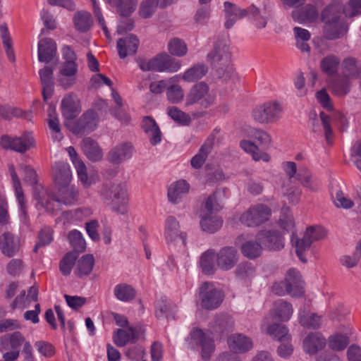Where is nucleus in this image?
Instances as JSON below:
<instances>
[{"label": "nucleus", "mask_w": 361, "mask_h": 361, "mask_svg": "<svg viewBox=\"0 0 361 361\" xmlns=\"http://www.w3.org/2000/svg\"><path fill=\"white\" fill-rule=\"evenodd\" d=\"M101 197L114 212L120 214L127 213L128 195L125 183H112L104 185L101 190Z\"/></svg>", "instance_id": "obj_1"}, {"label": "nucleus", "mask_w": 361, "mask_h": 361, "mask_svg": "<svg viewBox=\"0 0 361 361\" xmlns=\"http://www.w3.org/2000/svg\"><path fill=\"white\" fill-rule=\"evenodd\" d=\"M212 334L209 329L193 328L187 338L188 345L191 349L201 348V357L206 361L210 359L216 348Z\"/></svg>", "instance_id": "obj_2"}, {"label": "nucleus", "mask_w": 361, "mask_h": 361, "mask_svg": "<svg viewBox=\"0 0 361 361\" xmlns=\"http://www.w3.org/2000/svg\"><path fill=\"white\" fill-rule=\"evenodd\" d=\"M215 96L209 92L208 85L200 82L192 85L185 99V107H197L206 109L214 104Z\"/></svg>", "instance_id": "obj_3"}, {"label": "nucleus", "mask_w": 361, "mask_h": 361, "mask_svg": "<svg viewBox=\"0 0 361 361\" xmlns=\"http://www.w3.org/2000/svg\"><path fill=\"white\" fill-rule=\"evenodd\" d=\"M207 61L216 68L220 77H229L233 71L231 66V52L229 47L222 42H217L214 49L207 54Z\"/></svg>", "instance_id": "obj_4"}, {"label": "nucleus", "mask_w": 361, "mask_h": 361, "mask_svg": "<svg viewBox=\"0 0 361 361\" xmlns=\"http://www.w3.org/2000/svg\"><path fill=\"white\" fill-rule=\"evenodd\" d=\"M78 191L76 189L68 185L66 188H59L57 195H52L46 200H41L40 204L47 212L54 213L60 209V204L66 205L73 204L76 201Z\"/></svg>", "instance_id": "obj_5"}, {"label": "nucleus", "mask_w": 361, "mask_h": 361, "mask_svg": "<svg viewBox=\"0 0 361 361\" xmlns=\"http://www.w3.org/2000/svg\"><path fill=\"white\" fill-rule=\"evenodd\" d=\"M282 106L277 102H267L256 106L252 110L254 120L261 124H269L276 122L281 116Z\"/></svg>", "instance_id": "obj_6"}, {"label": "nucleus", "mask_w": 361, "mask_h": 361, "mask_svg": "<svg viewBox=\"0 0 361 361\" xmlns=\"http://www.w3.org/2000/svg\"><path fill=\"white\" fill-rule=\"evenodd\" d=\"M271 211L263 204H258L249 207L240 216V221L247 227H257L269 219Z\"/></svg>", "instance_id": "obj_7"}, {"label": "nucleus", "mask_w": 361, "mask_h": 361, "mask_svg": "<svg viewBox=\"0 0 361 361\" xmlns=\"http://www.w3.org/2000/svg\"><path fill=\"white\" fill-rule=\"evenodd\" d=\"M199 295L201 306L207 310L216 309L224 300L222 293L209 282L202 283Z\"/></svg>", "instance_id": "obj_8"}, {"label": "nucleus", "mask_w": 361, "mask_h": 361, "mask_svg": "<svg viewBox=\"0 0 361 361\" xmlns=\"http://www.w3.org/2000/svg\"><path fill=\"white\" fill-rule=\"evenodd\" d=\"M98 121L97 114L94 110H88L72 126L68 123L65 125L74 134H87L97 128Z\"/></svg>", "instance_id": "obj_9"}, {"label": "nucleus", "mask_w": 361, "mask_h": 361, "mask_svg": "<svg viewBox=\"0 0 361 361\" xmlns=\"http://www.w3.org/2000/svg\"><path fill=\"white\" fill-rule=\"evenodd\" d=\"M1 146L19 153H24L34 145V138L30 133H25L20 137L4 135L0 140Z\"/></svg>", "instance_id": "obj_10"}, {"label": "nucleus", "mask_w": 361, "mask_h": 361, "mask_svg": "<svg viewBox=\"0 0 361 361\" xmlns=\"http://www.w3.org/2000/svg\"><path fill=\"white\" fill-rule=\"evenodd\" d=\"M224 5L226 18L224 26L226 29L232 27L238 19L257 13L256 6L253 4L247 8H242L229 1L224 2Z\"/></svg>", "instance_id": "obj_11"}, {"label": "nucleus", "mask_w": 361, "mask_h": 361, "mask_svg": "<svg viewBox=\"0 0 361 361\" xmlns=\"http://www.w3.org/2000/svg\"><path fill=\"white\" fill-rule=\"evenodd\" d=\"M233 326L234 321L232 317L227 314L216 315L209 324V329L219 338L231 331Z\"/></svg>", "instance_id": "obj_12"}, {"label": "nucleus", "mask_w": 361, "mask_h": 361, "mask_svg": "<svg viewBox=\"0 0 361 361\" xmlns=\"http://www.w3.org/2000/svg\"><path fill=\"white\" fill-rule=\"evenodd\" d=\"M179 228V223L174 216L166 218L164 235L168 243L180 242L183 246L186 245V233L180 232Z\"/></svg>", "instance_id": "obj_13"}, {"label": "nucleus", "mask_w": 361, "mask_h": 361, "mask_svg": "<svg viewBox=\"0 0 361 361\" xmlns=\"http://www.w3.org/2000/svg\"><path fill=\"white\" fill-rule=\"evenodd\" d=\"M9 171L12 178L13 188L15 189L16 196L19 206L20 221L23 224H27L28 223L29 218L27 214L26 201L20 180L13 166H10Z\"/></svg>", "instance_id": "obj_14"}, {"label": "nucleus", "mask_w": 361, "mask_h": 361, "mask_svg": "<svg viewBox=\"0 0 361 361\" xmlns=\"http://www.w3.org/2000/svg\"><path fill=\"white\" fill-rule=\"evenodd\" d=\"M284 281L288 295L292 297H300L304 293V282L299 271L295 269H290L286 274Z\"/></svg>", "instance_id": "obj_15"}, {"label": "nucleus", "mask_w": 361, "mask_h": 361, "mask_svg": "<svg viewBox=\"0 0 361 361\" xmlns=\"http://www.w3.org/2000/svg\"><path fill=\"white\" fill-rule=\"evenodd\" d=\"M216 264L224 271L231 269L238 260L237 250L233 247L221 248L216 255Z\"/></svg>", "instance_id": "obj_16"}, {"label": "nucleus", "mask_w": 361, "mask_h": 361, "mask_svg": "<svg viewBox=\"0 0 361 361\" xmlns=\"http://www.w3.org/2000/svg\"><path fill=\"white\" fill-rule=\"evenodd\" d=\"M133 152V147L130 142H123L116 145L107 154V160L113 164H119L130 159Z\"/></svg>", "instance_id": "obj_17"}, {"label": "nucleus", "mask_w": 361, "mask_h": 361, "mask_svg": "<svg viewBox=\"0 0 361 361\" xmlns=\"http://www.w3.org/2000/svg\"><path fill=\"white\" fill-rule=\"evenodd\" d=\"M257 239L270 250H279L284 247V240L277 231H260Z\"/></svg>", "instance_id": "obj_18"}, {"label": "nucleus", "mask_w": 361, "mask_h": 361, "mask_svg": "<svg viewBox=\"0 0 361 361\" xmlns=\"http://www.w3.org/2000/svg\"><path fill=\"white\" fill-rule=\"evenodd\" d=\"M54 179L59 188H66L72 179V172L69 164L66 162L58 161L53 166Z\"/></svg>", "instance_id": "obj_19"}, {"label": "nucleus", "mask_w": 361, "mask_h": 361, "mask_svg": "<svg viewBox=\"0 0 361 361\" xmlns=\"http://www.w3.org/2000/svg\"><path fill=\"white\" fill-rule=\"evenodd\" d=\"M345 6L341 0H332L331 4L322 13V20L325 24H336L338 23L341 14L344 13Z\"/></svg>", "instance_id": "obj_20"}, {"label": "nucleus", "mask_w": 361, "mask_h": 361, "mask_svg": "<svg viewBox=\"0 0 361 361\" xmlns=\"http://www.w3.org/2000/svg\"><path fill=\"white\" fill-rule=\"evenodd\" d=\"M81 111L80 101L78 97L69 94L61 101L62 115L67 120L74 119Z\"/></svg>", "instance_id": "obj_21"}, {"label": "nucleus", "mask_w": 361, "mask_h": 361, "mask_svg": "<svg viewBox=\"0 0 361 361\" xmlns=\"http://www.w3.org/2000/svg\"><path fill=\"white\" fill-rule=\"evenodd\" d=\"M228 345L233 352L237 353H246L253 348L251 338L242 334L231 335L228 338Z\"/></svg>", "instance_id": "obj_22"}, {"label": "nucleus", "mask_w": 361, "mask_h": 361, "mask_svg": "<svg viewBox=\"0 0 361 361\" xmlns=\"http://www.w3.org/2000/svg\"><path fill=\"white\" fill-rule=\"evenodd\" d=\"M140 42L137 36L129 35L121 38L117 42V49L119 57L125 59L128 55L136 54Z\"/></svg>", "instance_id": "obj_23"}, {"label": "nucleus", "mask_w": 361, "mask_h": 361, "mask_svg": "<svg viewBox=\"0 0 361 361\" xmlns=\"http://www.w3.org/2000/svg\"><path fill=\"white\" fill-rule=\"evenodd\" d=\"M54 68L52 66H46L39 71L42 86V96L44 101L51 98L54 92Z\"/></svg>", "instance_id": "obj_24"}, {"label": "nucleus", "mask_w": 361, "mask_h": 361, "mask_svg": "<svg viewBox=\"0 0 361 361\" xmlns=\"http://www.w3.org/2000/svg\"><path fill=\"white\" fill-rule=\"evenodd\" d=\"M56 54V44L51 38H44L38 42V59L41 62L49 63Z\"/></svg>", "instance_id": "obj_25"}, {"label": "nucleus", "mask_w": 361, "mask_h": 361, "mask_svg": "<svg viewBox=\"0 0 361 361\" xmlns=\"http://www.w3.org/2000/svg\"><path fill=\"white\" fill-rule=\"evenodd\" d=\"M2 253L8 257L15 255L20 248V239L9 232H5L0 240Z\"/></svg>", "instance_id": "obj_26"}, {"label": "nucleus", "mask_w": 361, "mask_h": 361, "mask_svg": "<svg viewBox=\"0 0 361 361\" xmlns=\"http://www.w3.org/2000/svg\"><path fill=\"white\" fill-rule=\"evenodd\" d=\"M343 76L352 80L361 76V61L353 56H348L341 63Z\"/></svg>", "instance_id": "obj_27"}, {"label": "nucleus", "mask_w": 361, "mask_h": 361, "mask_svg": "<svg viewBox=\"0 0 361 361\" xmlns=\"http://www.w3.org/2000/svg\"><path fill=\"white\" fill-rule=\"evenodd\" d=\"M326 345V340L321 334L311 333L303 341V348L306 353L314 355Z\"/></svg>", "instance_id": "obj_28"}, {"label": "nucleus", "mask_w": 361, "mask_h": 361, "mask_svg": "<svg viewBox=\"0 0 361 361\" xmlns=\"http://www.w3.org/2000/svg\"><path fill=\"white\" fill-rule=\"evenodd\" d=\"M141 128L148 136L152 145L159 144L161 140V133L155 120L151 116L143 118Z\"/></svg>", "instance_id": "obj_29"}, {"label": "nucleus", "mask_w": 361, "mask_h": 361, "mask_svg": "<svg viewBox=\"0 0 361 361\" xmlns=\"http://www.w3.org/2000/svg\"><path fill=\"white\" fill-rule=\"evenodd\" d=\"M291 16L294 21L299 23L313 22L317 19L319 12L314 5L307 4L300 9L293 11Z\"/></svg>", "instance_id": "obj_30"}, {"label": "nucleus", "mask_w": 361, "mask_h": 361, "mask_svg": "<svg viewBox=\"0 0 361 361\" xmlns=\"http://www.w3.org/2000/svg\"><path fill=\"white\" fill-rule=\"evenodd\" d=\"M73 23L75 29L79 32H87L93 25L91 13L86 11H78L73 16Z\"/></svg>", "instance_id": "obj_31"}, {"label": "nucleus", "mask_w": 361, "mask_h": 361, "mask_svg": "<svg viewBox=\"0 0 361 361\" xmlns=\"http://www.w3.org/2000/svg\"><path fill=\"white\" fill-rule=\"evenodd\" d=\"M190 185L185 180H179L170 185L168 189L169 200L173 204L180 202L189 191Z\"/></svg>", "instance_id": "obj_32"}, {"label": "nucleus", "mask_w": 361, "mask_h": 361, "mask_svg": "<svg viewBox=\"0 0 361 361\" xmlns=\"http://www.w3.org/2000/svg\"><path fill=\"white\" fill-rule=\"evenodd\" d=\"M274 317L281 322L288 321L293 312L292 305L282 299L276 300L273 305Z\"/></svg>", "instance_id": "obj_33"}, {"label": "nucleus", "mask_w": 361, "mask_h": 361, "mask_svg": "<svg viewBox=\"0 0 361 361\" xmlns=\"http://www.w3.org/2000/svg\"><path fill=\"white\" fill-rule=\"evenodd\" d=\"M214 146V137H208L202 145L199 152L190 161L191 166L196 169H200L206 161L209 154L211 152Z\"/></svg>", "instance_id": "obj_34"}, {"label": "nucleus", "mask_w": 361, "mask_h": 361, "mask_svg": "<svg viewBox=\"0 0 361 361\" xmlns=\"http://www.w3.org/2000/svg\"><path fill=\"white\" fill-rule=\"evenodd\" d=\"M82 149L87 157L92 161H97L102 158V151L97 142L90 137L82 140Z\"/></svg>", "instance_id": "obj_35"}, {"label": "nucleus", "mask_w": 361, "mask_h": 361, "mask_svg": "<svg viewBox=\"0 0 361 361\" xmlns=\"http://www.w3.org/2000/svg\"><path fill=\"white\" fill-rule=\"evenodd\" d=\"M291 243L295 248V253L300 260L303 263H307V259L305 257V252L310 249L311 240H309L305 235L302 238H298L295 234L291 236Z\"/></svg>", "instance_id": "obj_36"}, {"label": "nucleus", "mask_w": 361, "mask_h": 361, "mask_svg": "<svg viewBox=\"0 0 361 361\" xmlns=\"http://www.w3.org/2000/svg\"><path fill=\"white\" fill-rule=\"evenodd\" d=\"M351 85V80L343 75L342 78L333 80L329 85V88L334 95L343 97L350 92Z\"/></svg>", "instance_id": "obj_37"}, {"label": "nucleus", "mask_w": 361, "mask_h": 361, "mask_svg": "<svg viewBox=\"0 0 361 361\" xmlns=\"http://www.w3.org/2000/svg\"><path fill=\"white\" fill-rule=\"evenodd\" d=\"M94 264V259L92 255H85L79 259L76 263L74 271L78 277L89 275L92 271Z\"/></svg>", "instance_id": "obj_38"}, {"label": "nucleus", "mask_w": 361, "mask_h": 361, "mask_svg": "<svg viewBox=\"0 0 361 361\" xmlns=\"http://www.w3.org/2000/svg\"><path fill=\"white\" fill-rule=\"evenodd\" d=\"M163 54H157L149 60L139 59L138 66L142 71L162 72Z\"/></svg>", "instance_id": "obj_39"}, {"label": "nucleus", "mask_w": 361, "mask_h": 361, "mask_svg": "<svg viewBox=\"0 0 361 361\" xmlns=\"http://www.w3.org/2000/svg\"><path fill=\"white\" fill-rule=\"evenodd\" d=\"M200 218L201 228L205 232L213 233L222 226L223 221L217 216L201 215Z\"/></svg>", "instance_id": "obj_40"}, {"label": "nucleus", "mask_w": 361, "mask_h": 361, "mask_svg": "<svg viewBox=\"0 0 361 361\" xmlns=\"http://www.w3.org/2000/svg\"><path fill=\"white\" fill-rule=\"evenodd\" d=\"M47 121L53 140L57 142L61 141L63 138V135L61 131L59 120L54 109H49Z\"/></svg>", "instance_id": "obj_41"}, {"label": "nucleus", "mask_w": 361, "mask_h": 361, "mask_svg": "<svg viewBox=\"0 0 361 361\" xmlns=\"http://www.w3.org/2000/svg\"><path fill=\"white\" fill-rule=\"evenodd\" d=\"M207 71L208 68L206 65L198 63L185 71L182 78L188 82H195L203 78Z\"/></svg>", "instance_id": "obj_42"}, {"label": "nucleus", "mask_w": 361, "mask_h": 361, "mask_svg": "<svg viewBox=\"0 0 361 361\" xmlns=\"http://www.w3.org/2000/svg\"><path fill=\"white\" fill-rule=\"evenodd\" d=\"M266 332L280 342L291 341V336L289 334L288 329L285 325L280 324H271L267 326Z\"/></svg>", "instance_id": "obj_43"}, {"label": "nucleus", "mask_w": 361, "mask_h": 361, "mask_svg": "<svg viewBox=\"0 0 361 361\" xmlns=\"http://www.w3.org/2000/svg\"><path fill=\"white\" fill-rule=\"evenodd\" d=\"M114 294L117 300L122 302H129L135 298L136 292L130 285L119 283L114 287Z\"/></svg>", "instance_id": "obj_44"}, {"label": "nucleus", "mask_w": 361, "mask_h": 361, "mask_svg": "<svg viewBox=\"0 0 361 361\" xmlns=\"http://www.w3.org/2000/svg\"><path fill=\"white\" fill-rule=\"evenodd\" d=\"M299 322L304 326L309 329H318L322 324L321 317L315 313H305V310L299 312Z\"/></svg>", "instance_id": "obj_45"}, {"label": "nucleus", "mask_w": 361, "mask_h": 361, "mask_svg": "<svg viewBox=\"0 0 361 361\" xmlns=\"http://www.w3.org/2000/svg\"><path fill=\"white\" fill-rule=\"evenodd\" d=\"M240 146L244 151L250 153L255 161L263 160L267 162L270 159L268 154L260 152L258 147L250 141L243 140L240 142Z\"/></svg>", "instance_id": "obj_46"}, {"label": "nucleus", "mask_w": 361, "mask_h": 361, "mask_svg": "<svg viewBox=\"0 0 361 361\" xmlns=\"http://www.w3.org/2000/svg\"><path fill=\"white\" fill-rule=\"evenodd\" d=\"M339 58L334 54H329L320 61L321 70L327 75L335 74L340 64Z\"/></svg>", "instance_id": "obj_47"}, {"label": "nucleus", "mask_w": 361, "mask_h": 361, "mask_svg": "<svg viewBox=\"0 0 361 361\" xmlns=\"http://www.w3.org/2000/svg\"><path fill=\"white\" fill-rule=\"evenodd\" d=\"M136 338L135 331L130 326L127 330L118 329L114 335V341L117 346L123 347Z\"/></svg>", "instance_id": "obj_48"}, {"label": "nucleus", "mask_w": 361, "mask_h": 361, "mask_svg": "<svg viewBox=\"0 0 361 361\" xmlns=\"http://www.w3.org/2000/svg\"><path fill=\"white\" fill-rule=\"evenodd\" d=\"M346 32V28L343 25L336 24H325L324 35L326 39L334 40L341 38Z\"/></svg>", "instance_id": "obj_49"}, {"label": "nucleus", "mask_w": 361, "mask_h": 361, "mask_svg": "<svg viewBox=\"0 0 361 361\" xmlns=\"http://www.w3.org/2000/svg\"><path fill=\"white\" fill-rule=\"evenodd\" d=\"M167 114L176 123L181 126H188L191 122L190 116L177 106L168 107Z\"/></svg>", "instance_id": "obj_50"}, {"label": "nucleus", "mask_w": 361, "mask_h": 361, "mask_svg": "<svg viewBox=\"0 0 361 361\" xmlns=\"http://www.w3.org/2000/svg\"><path fill=\"white\" fill-rule=\"evenodd\" d=\"M216 255L212 250H209L202 255L200 266L204 274H212L214 272V258Z\"/></svg>", "instance_id": "obj_51"}, {"label": "nucleus", "mask_w": 361, "mask_h": 361, "mask_svg": "<svg viewBox=\"0 0 361 361\" xmlns=\"http://www.w3.org/2000/svg\"><path fill=\"white\" fill-rule=\"evenodd\" d=\"M156 317L159 319L168 317L173 312L176 307L169 302L165 298H161L156 302Z\"/></svg>", "instance_id": "obj_52"}, {"label": "nucleus", "mask_w": 361, "mask_h": 361, "mask_svg": "<svg viewBox=\"0 0 361 361\" xmlns=\"http://www.w3.org/2000/svg\"><path fill=\"white\" fill-rule=\"evenodd\" d=\"M68 238L75 253L78 254V252L85 250L86 243L80 231L77 230L71 231L68 233Z\"/></svg>", "instance_id": "obj_53"}, {"label": "nucleus", "mask_w": 361, "mask_h": 361, "mask_svg": "<svg viewBox=\"0 0 361 361\" xmlns=\"http://www.w3.org/2000/svg\"><path fill=\"white\" fill-rule=\"evenodd\" d=\"M168 49L171 55L179 57L185 56L188 51L185 42L178 38H173L169 42Z\"/></svg>", "instance_id": "obj_54"}, {"label": "nucleus", "mask_w": 361, "mask_h": 361, "mask_svg": "<svg viewBox=\"0 0 361 361\" xmlns=\"http://www.w3.org/2000/svg\"><path fill=\"white\" fill-rule=\"evenodd\" d=\"M77 258L78 254L75 252H69L63 257L59 264L60 271L63 275L68 276L71 274Z\"/></svg>", "instance_id": "obj_55"}, {"label": "nucleus", "mask_w": 361, "mask_h": 361, "mask_svg": "<svg viewBox=\"0 0 361 361\" xmlns=\"http://www.w3.org/2000/svg\"><path fill=\"white\" fill-rule=\"evenodd\" d=\"M262 251L261 245L255 241H247L241 247L242 253L247 258L254 259L259 257Z\"/></svg>", "instance_id": "obj_56"}, {"label": "nucleus", "mask_w": 361, "mask_h": 361, "mask_svg": "<svg viewBox=\"0 0 361 361\" xmlns=\"http://www.w3.org/2000/svg\"><path fill=\"white\" fill-rule=\"evenodd\" d=\"M255 273V267L247 262L239 264L235 270V276L245 281L253 277Z\"/></svg>", "instance_id": "obj_57"}, {"label": "nucleus", "mask_w": 361, "mask_h": 361, "mask_svg": "<svg viewBox=\"0 0 361 361\" xmlns=\"http://www.w3.org/2000/svg\"><path fill=\"white\" fill-rule=\"evenodd\" d=\"M348 343V337L343 334H334L329 338V347L336 351L344 350Z\"/></svg>", "instance_id": "obj_58"}, {"label": "nucleus", "mask_w": 361, "mask_h": 361, "mask_svg": "<svg viewBox=\"0 0 361 361\" xmlns=\"http://www.w3.org/2000/svg\"><path fill=\"white\" fill-rule=\"evenodd\" d=\"M0 32L3 41V44L6 48V54L10 61H13L15 60V55L12 49L11 38L9 36L8 32V27L6 25L2 24L0 26Z\"/></svg>", "instance_id": "obj_59"}, {"label": "nucleus", "mask_w": 361, "mask_h": 361, "mask_svg": "<svg viewBox=\"0 0 361 361\" xmlns=\"http://www.w3.org/2000/svg\"><path fill=\"white\" fill-rule=\"evenodd\" d=\"M166 97L172 104H179L184 98V90L178 85H172L166 89Z\"/></svg>", "instance_id": "obj_60"}, {"label": "nucleus", "mask_w": 361, "mask_h": 361, "mask_svg": "<svg viewBox=\"0 0 361 361\" xmlns=\"http://www.w3.org/2000/svg\"><path fill=\"white\" fill-rule=\"evenodd\" d=\"M137 5L136 0H120L117 5V11L121 16L128 17L134 12Z\"/></svg>", "instance_id": "obj_61"}, {"label": "nucleus", "mask_w": 361, "mask_h": 361, "mask_svg": "<svg viewBox=\"0 0 361 361\" xmlns=\"http://www.w3.org/2000/svg\"><path fill=\"white\" fill-rule=\"evenodd\" d=\"M53 240V230L49 227H44L41 230L33 251L37 252L39 247L49 245Z\"/></svg>", "instance_id": "obj_62"}, {"label": "nucleus", "mask_w": 361, "mask_h": 361, "mask_svg": "<svg viewBox=\"0 0 361 361\" xmlns=\"http://www.w3.org/2000/svg\"><path fill=\"white\" fill-rule=\"evenodd\" d=\"M298 180L303 186L308 188L312 190H317L319 188V184L317 180L313 179L311 173L307 170L300 171L298 173Z\"/></svg>", "instance_id": "obj_63"}, {"label": "nucleus", "mask_w": 361, "mask_h": 361, "mask_svg": "<svg viewBox=\"0 0 361 361\" xmlns=\"http://www.w3.org/2000/svg\"><path fill=\"white\" fill-rule=\"evenodd\" d=\"M181 66L180 62L166 54H163L162 72L174 73Z\"/></svg>", "instance_id": "obj_64"}]
</instances>
